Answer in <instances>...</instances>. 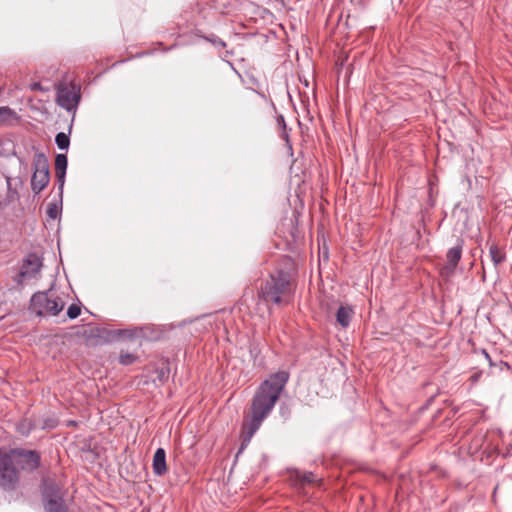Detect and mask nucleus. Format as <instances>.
<instances>
[{"label": "nucleus", "instance_id": "7ed1b4c3", "mask_svg": "<svg viewBox=\"0 0 512 512\" xmlns=\"http://www.w3.org/2000/svg\"><path fill=\"white\" fill-rule=\"evenodd\" d=\"M65 306V302L59 296H54L51 290L38 291L34 293L30 300V309L37 316H56Z\"/></svg>", "mask_w": 512, "mask_h": 512}, {"label": "nucleus", "instance_id": "c756f323", "mask_svg": "<svg viewBox=\"0 0 512 512\" xmlns=\"http://www.w3.org/2000/svg\"><path fill=\"white\" fill-rule=\"evenodd\" d=\"M7 187H8V191L11 192V178L10 177H7Z\"/></svg>", "mask_w": 512, "mask_h": 512}, {"label": "nucleus", "instance_id": "a211bd4d", "mask_svg": "<svg viewBox=\"0 0 512 512\" xmlns=\"http://www.w3.org/2000/svg\"><path fill=\"white\" fill-rule=\"evenodd\" d=\"M137 356L133 353L121 351L119 355V362L122 365L128 366L137 360Z\"/></svg>", "mask_w": 512, "mask_h": 512}, {"label": "nucleus", "instance_id": "412c9836", "mask_svg": "<svg viewBox=\"0 0 512 512\" xmlns=\"http://www.w3.org/2000/svg\"><path fill=\"white\" fill-rule=\"evenodd\" d=\"M81 313V308L79 305L77 304H71L69 307H68V310H67V316L70 318V319H75L77 318Z\"/></svg>", "mask_w": 512, "mask_h": 512}, {"label": "nucleus", "instance_id": "ddd939ff", "mask_svg": "<svg viewBox=\"0 0 512 512\" xmlns=\"http://www.w3.org/2000/svg\"><path fill=\"white\" fill-rule=\"evenodd\" d=\"M44 508L46 512H68V507L60 496L47 497L45 499Z\"/></svg>", "mask_w": 512, "mask_h": 512}, {"label": "nucleus", "instance_id": "4be33fe9", "mask_svg": "<svg viewBox=\"0 0 512 512\" xmlns=\"http://www.w3.org/2000/svg\"><path fill=\"white\" fill-rule=\"evenodd\" d=\"M46 213L50 219H56L59 213L57 204L50 203L47 207Z\"/></svg>", "mask_w": 512, "mask_h": 512}, {"label": "nucleus", "instance_id": "f3484780", "mask_svg": "<svg viewBox=\"0 0 512 512\" xmlns=\"http://www.w3.org/2000/svg\"><path fill=\"white\" fill-rule=\"evenodd\" d=\"M68 159L65 154H57L55 157V171H66Z\"/></svg>", "mask_w": 512, "mask_h": 512}, {"label": "nucleus", "instance_id": "a878e982", "mask_svg": "<svg viewBox=\"0 0 512 512\" xmlns=\"http://www.w3.org/2000/svg\"><path fill=\"white\" fill-rule=\"evenodd\" d=\"M481 375H482V372L481 371H477L475 373H473L471 376H470V381L472 383H477L479 381V379L481 378Z\"/></svg>", "mask_w": 512, "mask_h": 512}, {"label": "nucleus", "instance_id": "f257e3e1", "mask_svg": "<svg viewBox=\"0 0 512 512\" xmlns=\"http://www.w3.org/2000/svg\"><path fill=\"white\" fill-rule=\"evenodd\" d=\"M288 380V372L278 371L259 385L252 398L250 421L243 426L245 437L237 454L244 450L262 422L271 413Z\"/></svg>", "mask_w": 512, "mask_h": 512}, {"label": "nucleus", "instance_id": "7c9ffc66", "mask_svg": "<svg viewBox=\"0 0 512 512\" xmlns=\"http://www.w3.org/2000/svg\"><path fill=\"white\" fill-rule=\"evenodd\" d=\"M164 377H165V373H164L163 370H161V372H160V379L162 380V379H164Z\"/></svg>", "mask_w": 512, "mask_h": 512}, {"label": "nucleus", "instance_id": "f03ea898", "mask_svg": "<svg viewBox=\"0 0 512 512\" xmlns=\"http://www.w3.org/2000/svg\"><path fill=\"white\" fill-rule=\"evenodd\" d=\"M293 271L292 259L283 258L270 272L269 277L261 281L257 292L258 298L268 307L289 304L295 289Z\"/></svg>", "mask_w": 512, "mask_h": 512}, {"label": "nucleus", "instance_id": "0eeeda50", "mask_svg": "<svg viewBox=\"0 0 512 512\" xmlns=\"http://www.w3.org/2000/svg\"><path fill=\"white\" fill-rule=\"evenodd\" d=\"M10 456L22 470L34 471L40 466L41 456L36 450L14 448L11 450Z\"/></svg>", "mask_w": 512, "mask_h": 512}, {"label": "nucleus", "instance_id": "b1692460", "mask_svg": "<svg viewBox=\"0 0 512 512\" xmlns=\"http://www.w3.org/2000/svg\"><path fill=\"white\" fill-rule=\"evenodd\" d=\"M277 125L280 130H285L287 128L285 118L282 114L277 116Z\"/></svg>", "mask_w": 512, "mask_h": 512}, {"label": "nucleus", "instance_id": "cd10ccee", "mask_svg": "<svg viewBox=\"0 0 512 512\" xmlns=\"http://www.w3.org/2000/svg\"><path fill=\"white\" fill-rule=\"evenodd\" d=\"M32 90H40L41 89V85L40 83H34L32 84Z\"/></svg>", "mask_w": 512, "mask_h": 512}, {"label": "nucleus", "instance_id": "2eb2a0df", "mask_svg": "<svg viewBox=\"0 0 512 512\" xmlns=\"http://www.w3.org/2000/svg\"><path fill=\"white\" fill-rule=\"evenodd\" d=\"M489 254L495 266L501 264L506 259L505 252L501 251L496 244H492L489 247Z\"/></svg>", "mask_w": 512, "mask_h": 512}, {"label": "nucleus", "instance_id": "39448f33", "mask_svg": "<svg viewBox=\"0 0 512 512\" xmlns=\"http://www.w3.org/2000/svg\"><path fill=\"white\" fill-rule=\"evenodd\" d=\"M56 90L57 104L68 112L75 113L81 100L80 86L72 82H62L56 86Z\"/></svg>", "mask_w": 512, "mask_h": 512}, {"label": "nucleus", "instance_id": "9b49d317", "mask_svg": "<svg viewBox=\"0 0 512 512\" xmlns=\"http://www.w3.org/2000/svg\"><path fill=\"white\" fill-rule=\"evenodd\" d=\"M153 472L157 476H162L167 472L166 452L163 448H158L153 456Z\"/></svg>", "mask_w": 512, "mask_h": 512}, {"label": "nucleus", "instance_id": "1a4fd4ad", "mask_svg": "<svg viewBox=\"0 0 512 512\" xmlns=\"http://www.w3.org/2000/svg\"><path fill=\"white\" fill-rule=\"evenodd\" d=\"M42 261L34 253L29 254L23 261L19 276L23 279L34 278L41 270Z\"/></svg>", "mask_w": 512, "mask_h": 512}, {"label": "nucleus", "instance_id": "f8f14e48", "mask_svg": "<svg viewBox=\"0 0 512 512\" xmlns=\"http://www.w3.org/2000/svg\"><path fill=\"white\" fill-rule=\"evenodd\" d=\"M355 312L351 306L341 305L336 312V321L342 328H347Z\"/></svg>", "mask_w": 512, "mask_h": 512}, {"label": "nucleus", "instance_id": "5701e85b", "mask_svg": "<svg viewBox=\"0 0 512 512\" xmlns=\"http://www.w3.org/2000/svg\"><path fill=\"white\" fill-rule=\"evenodd\" d=\"M55 173H56L57 182L59 184V189L62 192L64 183H65L66 171H55Z\"/></svg>", "mask_w": 512, "mask_h": 512}, {"label": "nucleus", "instance_id": "c85d7f7f", "mask_svg": "<svg viewBox=\"0 0 512 512\" xmlns=\"http://www.w3.org/2000/svg\"><path fill=\"white\" fill-rule=\"evenodd\" d=\"M209 41L213 42V43H219L221 46H225V42H223L222 40H218L216 41L215 39H209Z\"/></svg>", "mask_w": 512, "mask_h": 512}, {"label": "nucleus", "instance_id": "dca6fc26", "mask_svg": "<svg viewBox=\"0 0 512 512\" xmlns=\"http://www.w3.org/2000/svg\"><path fill=\"white\" fill-rule=\"evenodd\" d=\"M55 143L60 150H67L70 145L69 135L64 132H59L55 136Z\"/></svg>", "mask_w": 512, "mask_h": 512}, {"label": "nucleus", "instance_id": "bb28decb", "mask_svg": "<svg viewBox=\"0 0 512 512\" xmlns=\"http://www.w3.org/2000/svg\"><path fill=\"white\" fill-rule=\"evenodd\" d=\"M483 354L485 355V358L489 361L490 366H494V363L492 362L489 354L485 350H483Z\"/></svg>", "mask_w": 512, "mask_h": 512}, {"label": "nucleus", "instance_id": "393cba45", "mask_svg": "<svg viewBox=\"0 0 512 512\" xmlns=\"http://www.w3.org/2000/svg\"><path fill=\"white\" fill-rule=\"evenodd\" d=\"M281 138L286 142L288 148L292 150V145L289 140V134L287 132V128L285 130H281Z\"/></svg>", "mask_w": 512, "mask_h": 512}, {"label": "nucleus", "instance_id": "20e7f679", "mask_svg": "<svg viewBox=\"0 0 512 512\" xmlns=\"http://www.w3.org/2000/svg\"><path fill=\"white\" fill-rule=\"evenodd\" d=\"M32 167L31 189L35 194H39L47 187L50 181L49 162L43 152L36 151L32 161Z\"/></svg>", "mask_w": 512, "mask_h": 512}, {"label": "nucleus", "instance_id": "423d86ee", "mask_svg": "<svg viewBox=\"0 0 512 512\" xmlns=\"http://www.w3.org/2000/svg\"><path fill=\"white\" fill-rule=\"evenodd\" d=\"M19 483V471L15 467L13 458L0 452V486L4 490H15Z\"/></svg>", "mask_w": 512, "mask_h": 512}, {"label": "nucleus", "instance_id": "6e6552de", "mask_svg": "<svg viewBox=\"0 0 512 512\" xmlns=\"http://www.w3.org/2000/svg\"><path fill=\"white\" fill-rule=\"evenodd\" d=\"M464 240L457 238L455 246L450 248L446 254V264L442 267L441 274L450 276L454 274L455 269L461 260Z\"/></svg>", "mask_w": 512, "mask_h": 512}, {"label": "nucleus", "instance_id": "6ab92c4d", "mask_svg": "<svg viewBox=\"0 0 512 512\" xmlns=\"http://www.w3.org/2000/svg\"><path fill=\"white\" fill-rule=\"evenodd\" d=\"M297 477L301 484H311L316 480V476L312 472L298 473Z\"/></svg>", "mask_w": 512, "mask_h": 512}, {"label": "nucleus", "instance_id": "4468645a", "mask_svg": "<svg viewBox=\"0 0 512 512\" xmlns=\"http://www.w3.org/2000/svg\"><path fill=\"white\" fill-rule=\"evenodd\" d=\"M17 120V114L9 107H0V126L12 124Z\"/></svg>", "mask_w": 512, "mask_h": 512}, {"label": "nucleus", "instance_id": "aec40b11", "mask_svg": "<svg viewBox=\"0 0 512 512\" xmlns=\"http://www.w3.org/2000/svg\"><path fill=\"white\" fill-rule=\"evenodd\" d=\"M32 425L30 422H28L27 420H23L22 422H20L18 425H17V430L19 433H21L22 435H28L31 430H32Z\"/></svg>", "mask_w": 512, "mask_h": 512}, {"label": "nucleus", "instance_id": "9d476101", "mask_svg": "<svg viewBox=\"0 0 512 512\" xmlns=\"http://www.w3.org/2000/svg\"><path fill=\"white\" fill-rule=\"evenodd\" d=\"M115 336H117V337H122V336L132 337V333L129 330L108 331L105 328L95 327L90 330V334H89V337H97V338H102L105 340H108Z\"/></svg>", "mask_w": 512, "mask_h": 512}, {"label": "nucleus", "instance_id": "2f4dec72", "mask_svg": "<svg viewBox=\"0 0 512 512\" xmlns=\"http://www.w3.org/2000/svg\"><path fill=\"white\" fill-rule=\"evenodd\" d=\"M501 365H507V363H504L503 361H500Z\"/></svg>", "mask_w": 512, "mask_h": 512}]
</instances>
